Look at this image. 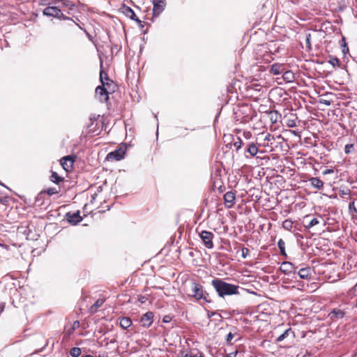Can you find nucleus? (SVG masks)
I'll return each mask as SVG.
<instances>
[{"mask_svg": "<svg viewBox=\"0 0 357 357\" xmlns=\"http://www.w3.org/2000/svg\"><path fill=\"white\" fill-rule=\"evenodd\" d=\"M354 151V144H348L344 146V152L346 154H350Z\"/></svg>", "mask_w": 357, "mask_h": 357, "instance_id": "obj_34", "label": "nucleus"}, {"mask_svg": "<svg viewBox=\"0 0 357 357\" xmlns=\"http://www.w3.org/2000/svg\"><path fill=\"white\" fill-rule=\"evenodd\" d=\"M102 61H100V68H102Z\"/></svg>", "mask_w": 357, "mask_h": 357, "instance_id": "obj_56", "label": "nucleus"}, {"mask_svg": "<svg viewBox=\"0 0 357 357\" xmlns=\"http://www.w3.org/2000/svg\"><path fill=\"white\" fill-rule=\"evenodd\" d=\"M298 275L301 279H308L311 277V269L310 267L301 268Z\"/></svg>", "mask_w": 357, "mask_h": 357, "instance_id": "obj_23", "label": "nucleus"}, {"mask_svg": "<svg viewBox=\"0 0 357 357\" xmlns=\"http://www.w3.org/2000/svg\"><path fill=\"white\" fill-rule=\"evenodd\" d=\"M321 102L324 104V105H327V106H329L331 104V102L330 100H323L321 101Z\"/></svg>", "mask_w": 357, "mask_h": 357, "instance_id": "obj_48", "label": "nucleus"}, {"mask_svg": "<svg viewBox=\"0 0 357 357\" xmlns=\"http://www.w3.org/2000/svg\"><path fill=\"white\" fill-rule=\"evenodd\" d=\"M192 296L197 300H203L205 303H210L211 301L208 298V294L204 293L203 287L197 282L192 284Z\"/></svg>", "mask_w": 357, "mask_h": 357, "instance_id": "obj_3", "label": "nucleus"}, {"mask_svg": "<svg viewBox=\"0 0 357 357\" xmlns=\"http://www.w3.org/2000/svg\"><path fill=\"white\" fill-rule=\"evenodd\" d=\"M310 185L317 190H321L324 187V182L317 177H312L309 179Z\"/></svg>", "mask_w": 357, "mask_h": 357, "instance_id": "obj_22", "label": "nucleus"}, {"mask_svg": "<svg viewBox=\"0 0 357 357\" xmlns=\"http://www.w3.org/2000/svg\"><path fill=\"white\" fill-rule=\"evenodd\" d=\"M146 301H147V298L146 296H142L139 298V301L141 303H146Z\"/></svg>", "mask_w": 357, "mask_h": 357, "instance_id": "obj_46", "label": "nucleus"}, {"mask_svg": "<svg viewBox=\"0 0 357 357\" xmlns=\"http://www.w3.org/2000/svg\"><path fill=\"white\" fill-rule=\"evenodd\" d=\"M279 118H280V115L277 111H271L270 112V119L273 123H277Z\"/></svg>", "mask_w": 357, "mask_h": 357, "instance_id": "obj_31", "label": "nucleus"}, {"mask_svg": "<svg viewBox=\"0 0 357 357\" xmlns=\"http://www.w3.org/2000/svg\"><path fill=\"white\" fill-rule=\"evenodd\" d=\"M100 81L102 84L101 86H107L108 89H110V86L113 85V81L109 78L108 75L102 70H100Z\"/></svg>", "mask_w": 357, "mask_h": 357, "instance_id": "obj_14", "label": "nucleus"}, {"mask_svg": "<svg viewBox=\"0 0 357 357\" xmlns=\"http://www.w3.org/2000/svg\"><path fill=\"white\" fill-rule=\"evenodd\" d=\"M282 78L286 82H293L295 79L294 73L291 70H284Z\"/></svg>", "mask_w": 357, "mask_h": 357, "instance_id": "obj_24", "label": "nucleus"}, {"mask_svg": "<svg viewBox=\"0 0 357 357\" xmlns=\"http://www.w3.org/2000/svg\"><path fill=\"white\" fill-rule=\"evenodd\" d=\"M328 63L333 66V67H338L340 66V61L337 58H332L328 61Z\"/></svg>", "mask_w": 357, "mask_h": 357, "instance_id": "obj_35", "label": "nucleus"}, {"mask_svg": "<svg viewBox=\"0 0 357 357\" xmlns=\"http://www.w3.org/2000/svg\"><path fill=\"white\" fill-rule=\"evenodd\" d=\"M125 155V151L122 149H116L114 151L110 152L107 155L108 159H114L116 160H120L123 158Z\"/></svg>", "mask_w": 357, "mask_h": 357, "instance_id": "obj_15", "label": "nucleus"}, {"mask_svg": "<svg viewBox=\"0 0 357 357\" xmlns=\"http://www.w3.org/2000/svg\"><path fill=\"white\" fill-rule=\"evenodd\" d=\"M183 357H192V356H190L188 354H185Z\"/></svg>", "mask_w": 357, "mask_h": 357, "instance_id": "obj_55", "label": "nucleus"}, {"mask_svg": "<svg viewBox=\"0 0 357 357\" xmlns=\"http://www.w3.org/2000/svg\"><path fill=\"white\" fill-rule=\"evenodd\" d=\"M285 68H286L284 64L275 63L271 66L270 73L275 75H280L284 73Z\"/></svg>", "mask_w": 357, "mask_h": 357, "instance_id": "obj_16", "label": "nucleus"}, {"mask_svg": "<svg viewBox=\"0 0 357 357\" xmlns=\"http://www.w3.org/2000/svg\"><path fill=\"white\" fill-rule=\"evenodd\" d=\"M243 136L245 139H249L252 137V133L249 131H244L243 132Z\"/></svg>", "mask_w": 357, "mask_h": 357, "instance_id": "obj_42", "label": "nucleus"}, {"mask_svg": "<svg viewBox=\"0 0 357 357\" xmlns=\"http://www.w3.org/2000/svg\"><path fill=\"white\" fill-rule=\"evenodd\" d=\"M132 324L130 318L123 317L120 319V326L123 329L128 328Z\"/></svg>", "mask_w": 357, "mask_h": 357, "instance_id": "obj_26", "label": "nucleus"}, {"mask_svg": "<svg viewBox=\"0 0 357 357\" xmlns=\"http://www.w3.org/2000/svg\"><path fill=\"white\" fill-rule=\"evenodd\" d=\"M236 195L232 191L227 192L224 195L225 205L227 208H231L235 204Z\"/></svg>", "mask_w": 357, "mask_h": 357, "instance_id": "obj_8", "label": "nucleus"}, {"mask_svg": "<svg viewBox=\"0 0 357 357\" xmlns=\"http://www.w3.org/2000/svg\"><path fill=\"white\" fill-rule=\"evenodd\" d=\"M274 140V136L270 133H267L264 137V141L271 142Z\"/></svg>", "mask_w": 357, "mask_h": 357, "instance_id": "obj_40", "label": "nucleus"}, {"mask_svg": "<svg viewBox=\"0 0 357 357\" xmlns=\"http://www.w3.org/2000/svg\"><path fill=\"white\" fill-rule=\"evenodd\" d=\"M211 284L220 297L238 294L239 286L227 283L221 279L215 278L212 280Z\"/></svg>", "mask_w": 357, "mask_h": 357, "instance_id": "obj_1", "label": "nucleus"}, {"mask_svg": "<svg viewBox=\"0 0 357 357\" xmlns=\"http://www.w3.org/2000/svg\"><path fill=\"white\" fill-rule=\"evenodd\" d=\"M192 357H203V356L201 354H199V355L196 354V355L192 356Z\"/></svg>", "mask_w": 357, "mask_h": 357, "instance_id": "obj_53", "label": "nucleus"}, {"mask_svg": "<svg viewBox=\"0 0 357 357\" xmlns=\"http://www.w3.org/2000/svg\"><path fill=\"white\" fill-rule=\"evenodd\" d=\"M47 6L43 10V14L45 16L53 17L59 20H68L70 17H67L63 10L57 6V4H51V0L47 4Z\"/></svg>", "mask_w": 357, "mask_h": 357, "instance_id": "obj_2", "label": "nucleus"}, {"mask_svg": "<svg viewBox=\"0 0 357 357\" xmlns=\"http://www.w3.org/2000/svg\"><path fill=\"white\" fill-rule=\"evenodd\" d=\"M154 314L152 312H147L142 315L140 319L142 326L144 327H149L153 321Z\"/></svg>", "mask_w": 357, "mask_h": 357, "instance_id": "obj_11", "label": "nucleus"}, {"mask_svg": "<svg viewBox=\"0 0 357 357\" xmlns=\"http://www.w3.org/2000/svg\"><path fill=\"white\" fill-rule=\"evenodd\" d=\"M59 191L55 188H50L46 190L40 192L36 198V202H39L40 199L43 198V197L47 194L49 196H52L53 195L57 194Z\"/></svg>", "mask_w": 357, "mask_h": 357, "instance_id": "obj_17", "label": "nucleus"}, {"mask_svg": "<svg viewBox=\"0 0 357 357\" xmlns=\"http://www.w3.org/2000/svg\"><path fill=\"white\" fill-rule=\"evenodd\" d=\"M243 140L241 137H237V140L234 142V146L236 148V151H238L242 146L243 145Z\"/></svg>", "mask_w": 357, "mask_h": 357, "instance_id": "obj_33", "label": "nucleus"}, {"mask_svg": "<svg viewBox=\"0 0 357 357\" xmlns=\"http://www.w3.org/2000/svg\"><path fill=\"white\" fill-rule=\"evenodd\" d=\"M310 38H311V35H310V33H308V34L306 36V45H307V47L308 49H311Z\"/></svg>", "mask_w": 357, "mask_h": 357, "instance_id": "obj_41", "label": "nucleus"}, {"mask_svg": "<svg viewBox=\"0 0 357 357\" xmlns=\"http://www.w3.org/2000/svg\"><path fill=\"white\" fill-rule=\"evenodd\" d=\"M236 354H237V351L231 352V353L227 354V356H225V357H236Z\"/></svg>", "mask_w": 357, "mask_h": 357, "instance_id": "obj_49", "label": "nucleus"}, {"mask_svg": "<svg viewBox=\"0 0 357 357\" xmlns=\"http://www.w3.org/2000/svg\"><path fill=\"white\" fill-rule=\"evenodd\" d=\"M63 178L58 175V174L55 172H52V175L50 176V180L54 183L59 184V182L63 181Z\"/></svg>", "mask_w": 357, "mask_h": 357, "instance_id": "obj_30", "label": "nucleus"}, {"mask_svg": "<svg viewBox=\"0 0 357 357\" xmlns=\"http://www.w3.org/2000/svg\"><path fill=\"white\" fill-rule=\"evenodd\" d=\"M279 52V47L275 50V52Z\"/></svg>", "mask_w": 357, "mask_h": 357, "instance_id": "obj_57", "label": "nucleus"}, {"mask_svg": "<svg viewBox=\"0 0 357 357\" xmlns=\"http://www.w3.org/2000/svg\"><path fill=\"white\" fill-rule=\"evenodd\" d=\"M121 9L122 13L130 19L135 20V19L137 17L134 10L130 7L123 5Z\"/></svg>", "mask_w": 357, "mask_h": 357, "instance_id": "obj_21", "label": "nucleus"}, {"mask_svg": "<svg viewBox=\"0 0 357 357\" xmlns=\"http://www.w3.org/2000/svg\"><path fill=\"white\" fill-rule=\"evenodd\" d=\"M199 236L206 248L208 249L213 248V239L215 236L212 232L204 230L199 234Z\"/></svg>", "mask_w": 357, "mask_h": 357, "instance_id": "obj_4", "label": "nucleus"}, {"mask_svg": "<svg viewBox=\"0 0 357 357\" xmlns=\"http://www.w3.org/2000/svg\"><path fill=\"white\" fill-rule=\"evenodd\" d=\"M108 87L98 86L96 89V96L101 102H106L109 100Z\"/></svg>", "mask_w": 357, "mask_h": 357, "instance_id": "obj_5", "label": "nucleus"}, {"mask_svg": "<svg viewBox=\"0 0 357 357\" xmlns=\"http://www.w3.org/2000/svg\"><path fill=\"white\" fill-rule=\"evenodd\" d=\"M74 160L70 156H65L61 160V165L63 169L66 172H69L73 165Z\"/></svg>", "mask_w": 357, "mask_h": 357, "instance_id": "obj_13", "label": "nucleus"}, {"mask_svg": "<svg viewBox=\"0 0 357 357\" xmlns=\"http://www.w3.org/2000/svg\"><path fill=\"white\" fill-rule=\"evenodd\" d=\"M250 250L247 248H243L241 249V257L245 259L247 257L248 255L249 254Z\"/></svg>", "mask_w": 357, "mask_h": 357, "instance_id": "obj_36", "label": "nucleus"}, {"mask_svg": "<svg viewBox=\"0 0 357 357\" xmlns=\"http://www.w3.org/2000/svg\"><path fill=\"white\" fill-rule=\"evenodd\" d=\"M170 319L171 318L169 316H165L162 321L163 322L167 323L170 321Z\"/></svg>", "mask_w": 357, "mask_h": 357, "instance_id": "obj_50", "label": "nucleus"}, {"mask_svg": "<svg viewBox=\"0 0 357 357\" xmlns=\"http://www.w3.org/2000/svg\"><path fill=\"white\" fill-rule=\"evenodd\" d=\"M349 212L353 219L357 218V198L352 199L349 204Z\"/></svg>", "mask_w": 357, "mask_h": 357, "instance_id": "obj_18", "label": "nucleus"}, {"mask_svg": "<svg viewBox=\"0 0 357 357\" xmlns=\"http://www.w3.org/2000/svg\"><path fill=\"white\" fill-rule=\"evenodd\" d=\"M153 5V17H158L165 10L166 7L165 0H152Z\"/></svg>", "mask_w": 357, "mask_h": 357, "instance_id": "obj_7", "label": "nucleus"}, {"mask_svg": "<svg viewBox=\"0 0 357 357\" xmlns=\"http://www.w3.org/2000/svg\"><path fill=\"white\" fill-rule=\"evenodd\" d=\"M134 21H135L137 23L138 26L140 28H143L144 27V22L140 20L138 17H136Z\"/></svg>", "mask_w": 357, "mask_h": 357, "instance_id": "obj_43", "label": "nucleus"}, {"mask_svg": "<svg viewBox=\"0 0 357 357\" xmlns=\"http://www.w3.org/2000/svg\"><path fill=\"white\" fill-rule=\"evenodd\" d=\"M287 126H288V127H289V128H294V127H295L296 125V123H295V121H294V120H289V121H288V123H287Z\"/></svg>", "mask_w": 357, "mask_h": 357, "instance_id": "obj_44", "label": "nucleus"}, {"mask_svg": "<svg viewBox=\"0 0 357 357\" xmlns=\"http://www.w3.org/2000/svg\"><path fill=\"white\" fill-rule=\"evenodd\" d=\"M258 147L256 146L255 142H250L247 144V147L245 150V154L248 153L251 157L255 156L258 153Z\"/></svg>", "mask_w": 357, "mask_h": 357, "instance_id": "obj_19", "label": "nucleus"}, {"mask_svg": "<svg viewBox=\"0 0 357 357\" xmlns=\"http://www.w3.org/2000/svg\"><path fill=\"white\" fill-rule=\"evenodd\" d=\"M0 247L4 248L6 250H8V245H3V244H1V243H0Z\"/></svg>", "mask_w": 357, "mask_h": 357, "instance_id": "obj_52", "label": "nucleus"}, {"mask_svg": "<svg viewBox=\"0 0 357 357\" xmlns=\"http://www.w3.org/2000/svg\"><path fill=\"white\" fill-rule=\"evenodd\" d=\"M82 357H93V356H91V355H86V356H82Z\"/></svg>", "mask_w": 357, "mask_h": 357, "instance_id": "obj_54", "label": "nucleus"}, {"mask_svg": "<svg viewBox=\"0 0 357 357\" xmlns=\"http://www.w3.org/2000/svg\"><path fill=\"white\" fill-rule=\"evenodd\" d=\"M66 220L73 225H77L82 220V218L80 216L79 211L70 213L68 212L66 214Z\"/></svg>", "mask_w": 357, "mask_h": 357, "instance_id": "obj_10", "label": "nucleus"}, {"mask_svg": "<svg viewBox=\"0 0 357 357\" xmlns=\"http://www.w3.org/2000/svg\"><path fill=\"white\" fill-rule=\"evenodd\" d=\"M310 218V215H306L305 218H304V221L305 222V224L304 225V226L307 228V229H310L311 227L318 225L320 222V220H322L321 218H312L310 220H309L308 222L307 220Z\"/></svg>", "mask_w": 357, "mask_h": 357, "instance_id": "obj_20", "label": "nucleus"}, {"mask_svg": "<svg viewBox=\"0 0 357 357\" xmlns=\"http://www.w3.org/2000/svg\"><path fill=\"white\" fill-rule=\"evenodd\" d=\"M105 300L104 298H98L93 305L91 306L89 308V312L91 314L96 313L98 311V309L101 307L105 303Z\"/></svg>", "mask_w": 357, "mask_h": 357, "instance_id": "obj_25", "label": "nucleus"}, {"mask_svg": "<svg viewBox=\"0 0 357 357\" xmlns=\"http://www.w3.org/2000/svg\"><path fill=\"white\" fill-rule=\"evenodd\" d=\"M278 246L280 250V255L285 258H287V255L285 251V243L282 238L278 240Z\"/></svg>", "mask_w": 357, "mask_h": 357, "instance_id": "obj_27", "label": "nucleus"}, {"mask_svg": "<svg viewBox=\"0 0 357 357\" xmlns=\"http://www.w3.org/2000/svg\"><path fill=\"white\" fill-rule=\"evenodd\" d=\"M80 324H79V321H75L73 322V326H72V328H71V330L70 331V333H72L73 332L75 329L78 328L79 327Z\"/></svg>", "mask_w": 357, "mask_h": 357, "instance_id": "obj_38", "label": "nucleus"}, {"mask_svg": "<svg viewBox=\"0 0 357 357\" xmlns=\"http://www.w3.org/2000/svg\"><path fill=\"white\" fill-rule=\"evenodd\" d=\"M51 4H57V6L63 10V13L66 11V8L73 10L75 7V4L70 0H51Z\"/></svg>", "mask_w": 357, "mask_h": 357, "instance_id": "obj_6", "label": "nucleus"}, {"mask_svg": "<svg viewBox=\"0 0 357 357\" xmlns=\"http://www.w3.org/2000/svg\"><path fill=\"white\" fill-rule=\"evenodd\" d=\"M334 172V170L333 169H326L324 172H323V174L324 175H327V174H332Z\"/></svg>", "mask_w": 357, "mask_h": 357, "instance_id": "obj_45", "label": "nucleus"}, {"mask_svg": "<svg viewBox=\"0 0 357 357\" xmlns=\"http://www.w3.org/2000/svg\"><path fill=\"white\" fill-rule=\"evenodd\" d=\"M234 334H233L231 332L229 333L227 335L226 338H225L227 343L231 344V341L234 338Z\"/></svg>", "mask_w": 357, "mask_h": 357, "instance_id": "obj_37", "label": "nucleus"}, {"mask_svg": "<svg viewBox=\"0 0 357 357\" xmlns=\"http://www.w3.org/2000/svg\"><path fill=\"white\" fill-rule=\"evenodd\" d=\"M215 314H218L220 319L222 318V316L220 315V314H218L216 312H211V311L207 310V317L208 318H211Z\"/></svg>", "mask_w": 357, "mask_h": 357, "instance_id": "obj_39", "label": "nucleus"}, {"mask_svg": "<svg viewBox=\"0 0 357 357\" xmlns=\"http://www.w3.org/2000/svg\"><path fill=\"white\" fill-rule=\"evenodd\" d=\"M82 351L79 347H73L70 351V355L72 357H78L80 356Z\"/></svg>", "mask_w": 357, "mask_h": 357, "instance_id": "obj_32", "label": "nucleus"}, {"mask_svg": "<svg viewBox=\"0 0 357 357\" xmlns=\"http://www.w3.org/2000/svg\"><path fill=\"white\" fill-rule=\"evenodd\" d=\"M343 41H344V45L343 48H342V52H343L344 54H345L346 52H347L349 51V48L347 47L345 41H344V39H343Z\"/></svg>", "mask_w": 357, "mask_h": 357, "instance_id": "obj_47", "label": "nucleus"}, {"mask_svg": "<svg viewBox=\"0 0 357 357\" xmlns=\"http://www.w3.org/2000/svg\"><path fill=\"white\" fill-rule=\"evenodd\" d=\"M289 334H292L294 337V333L292 331L291 328H288L284 331L283 333H282L280 336L276 339V342H280L284 340L289 335Z\"/></svg>", "mask_w": 357, "mask_h": 357, "instance_id": "obj_28", "label": "nucleus"}, {"mask_svg": "<svg viewBox=\"0 0 357 357\" xmlns=\"http://www.w3.org/2000/svg\"><path fill=\"white\" fill-rule=\"evenodd\" d=\"M350 194V190H347L346 191L342 190V195H349Z\"/></svg>", "mask_w": 357, "mask_h": 357, "instance_id": "obj_51", "label": "nucleus"}, {"mask_svg": "<svg viewBox=\"0 0 357 357\" xmlns=\"http://www.w3.org/2000/svg\"><path fill=\"white\" fill-rule=\"evenodd\" d=\"M344 315L345 311L340 308H335L328 314V317L332 321L342 319Z\"/></svg>", "mask_w": 357, "mask_h": 357, "instance_id": "obj_12", "label": "nucleus"}, {"mask_svg": "<svg viewBox=\"0 0 357 357\" xmlns=\"http://www.w3.org/2000/svg\"><path fill=\"white\" fill-rule=\"evenodd\" d=\"M282 227L287 231H291L294 227V222L290 219H287L283 222Z\"/></svg>", "mask_w": 357, "mask_h": 357, "instance_id": "obj_29", "label": "nucleus"}, {"mask_svg": "<svg viewBox=\"0 0 357 357\" xmlns=\"http://www.w3.org/2000/svg\"><path fill=\"white\" fill-rule=\"evenodd\" d=\"M296 267L290 261H284L281 264L280 270L284 274L289 275L291 273H295Z\"/></svg>", "mask_w": 357, "mask_h": 357, "instance_id": "obj_9", "label": "nucleus"}]
</instances>
